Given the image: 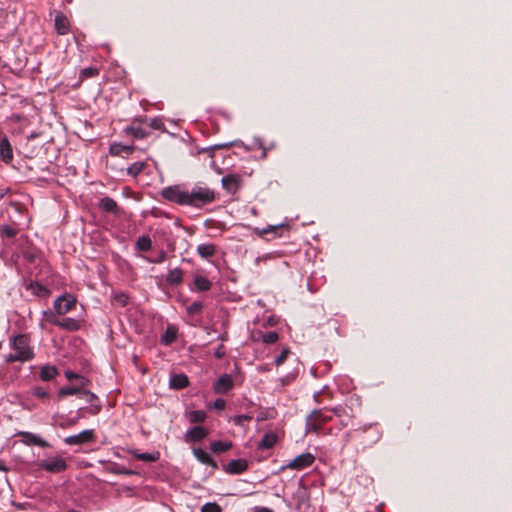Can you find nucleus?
Masks as SVG:
<instances>
[{
    "instance_id": "obj_46",
    "label": "nucleus",
    "mask_w": 512,
    "mask_h": 512,
    "mask_svg": "<svg viewBox=\"0 0 512 512\" xmlns=\"http://www.w3.org/2000/svg\"><path fill=\"white\" fill-rule=\"evenodd\" d=\"M33 395L39 398H44L48 395V393L41 387H35L33 389Z\"/></svg>"
},
{
    "instance_id": "obj_21",
    "label": "nucleus",
    "mask_w": 512,
    "mask_h": 512,
    "mask_svg": "<svg viewBox=\"0 0 512 512\" xmlns=\"http://www.w3.org/2000/svg\"><path fill=\"white\" fill-rule=\"evenodd\" d=\"M134 147L131 145H123L120 143H114L110 146V153L112 155L121 156L128 155L133 152Z\"/></svg>"
},
{
    "instance_id": "obj_59",
    "label": "nucleus",
    "mask_w": 512,
    "mask_h": 512,
    "mask_svg": "<svg viewBox=\"0 0 512 512\" xmlns=\"http://www.w3.org/2000/svg\"><path fill=\"white\" fill-rule=\"evenodd\" d=\"M348 424H349V423H348V421L341 420V425H342L343 427L348 426Z\"/></svg>"
},
{
    "instance_id": "obj_33",
    "label": "nucleus",
    "mask_w": 512,
    "mask_h": 512,
    "mask_svg": "<svg viewBox=\"0 0 512 512\" xmlns=\"http://www.w3.org/2000/svg\"><path fill=\"white\" fill-rule=\"evenodd\" d=\"M231 447V442L215 441L211 443V450L215 453L225 452L229 450Z\"/></svg>"
},
{
    "instance_id": "obj_42",
    "label": "nucleus",
    "mask_w": 512,
    "mask_h": 512,
    "mask_svg": "<svg viewBox=\"0 0 512 512\" xmlns=\"http://www.w3.org/2000/svg\"><path fill=\"white\" fill-rule=\"evenodd\" d=\"M65 375H66L67 379L70 380V381H72V380H79L80 385L82 387H84L86 385V383H87V380L84 377H82V376H80V375H78V374H76L74 372L67 371L65 373Z\"/></svg>"
},
{
    "instance_id": "obj_44",
    "label": "nucleus",
    "mask_w": 512,
    "mask_h": 512,
    "mask_svg": "<svg viewBox=\"0 0 512 512\" xmlns=\"http://www.w3.org/2000/svg\"><path fill=\"white\" fill-rule=\"evenodd\" d=\"M1 234H2L3 236L8 237V238H12V237H14V236H15L16 231H15V229H14V228H12V227H10V226H8V225H5V226H3V227L1 228Z\"/></svg>"
},
{
    "instance_id": "obj_29",
    "label": "nucleus",
    "mask_w": 512,
    "mask_h": 512,
    "mask_svg": "<svg viewBox=\"0 0 512 512\" xmlns=\"http://www.w3.org/2000/svg\"><path fill=\"white\" fill-rule=\"evenodd\" d=\"M125 132L137 139H143L147 136V132L140 126H128L125 128Z\"/></svg>"
},
{
    "instance_id": "obj_19",
    "label": "nucleus",
    "mask_w": 512,
    "mask_h": 512,
    "mask_svg": "<svg viewBox=\"0 0 512 512\" xmlns=\"http://www.w3.org/2000/svg\"><path fill=\"white\" fill-rule=\"evenodd\" d=\"M100 208L113 214L119 213V208L116 201L110 197H104L100 200Z\"/></svg>"
},
{
    "instance_id": "obj_18",
    "label": "nucleus",
    "mask_w": 512,
    "mask_h": 512,
    "mask_svg": "<svg viewBox=\"0 0 512 512\" xmlns=\"http://www.w3.org/2000/svg\"><path fill=\"white\" fill-rule=\"evenodd\" d=\"M80 419V416H75L73 418H67L64 416H54V424L59 426L60 428H69L71 426H74Z\"/></svg>"
},
{
    "instance_id": "obj_43",
    "label": "nucleus",
    "mask_w": 512,
    "mask_h": 512,
    "mask_svg": "<svg viewBox=\"0 0 512 512\" xmlns=\"http://www.w3.org/2000/svg\"><path fill=\"white\" fill-rule=\"evenodd\" d=\"M167 254L164 250H160L155 258L147 259L150 263H162L166 260Z\"/></svg>"
},
{
    "instance_id": "obj_22",
    "label": "nucleus",
    "mask_w": 512,
    "mask_h": 512,
    "mask_svg": "<svg viewBox=\"0 0 512 512\" xmlns=\"http://www.w3.org/2000/svg\"><path fill=\"white\" fill-rule=\"evenodd\" d=\"M216 252V246L211 243L200 244L197 247V253L200 257L207 259L214 255Z\"/></svg>"
},
{
    "instance_id": "obj_47",
    "label": "nucleus",
    "mask_w": 512,
    "mask_h": 512,
    "mask_svg": "<svg viewBox=\"0 0 512 512\" xmlns=\"http://www.w3.org/2000/svg\"><path fill=\"white\" fill-rule=\"evenodd\" d=\"M226 406V401L222 398H218L214 401L213 407L218 410H223Z\"/></svg>"
},
{
    "instance_id": "obj_35",
    "label": "nucleus",
    "mask_w": 512,
    "mask_h": 512,
    "mask_svg": "<svg viewBox=\"0 0 512 512\" xmlns=\"http://www.w3.org/2000/svg\"><path fill=\"white\" fill-rule=\"evenodd\" d=\"M189 420L192 423H201L206 418V413L202 410H193L188 414Z\"/></svg>"
},
{
    "instance_id": "obj_45",
    "label": "nucleus",
    "mask_w": 512,
    "mask_h": 512,
    "mask_svg": "<svg viewBox=\"0 0 512 512\" xmlns=\"http://www.w3.org/2000/svg\"><path fill=\"white\" fill-rule=\"evenodd\" d=\"M114 299L121 306H125L128 303L129 297L125 293H119L115 295Z\"/></svg>"
},
{
    "instance_id": "obj_13",
    "label": "nucleus",
    "mask_w": 512,
    "mask_h": 512,
    "mask_svg": "<svg viewBox=\"0 0 512 512\" xmlns=\"http://www.w3.org/2000/svg\"><path fill=\"white\" fill-rule=\"evenodd\" d=\"M189 384L188 377L185 374H174L169 379V386L173 389H183Z\"/></svg>"
},
{
    "instance_id": "obj_55",
    "label": "nucleus",
    "mask_w": 512,
    "mask_h": 512,
    "mask_svg": "<svg viewBox=\"0 0 512 512\" xmlns=\"http://www.w3.org/2000/svg\"><path fill=\"white\" fill-rule=\"evenodd\" d=\"M255 144L259 147V148H262L263 147V144L261 142V140L259 138H255Z\"/></svg>"
},
{
    "instance_id": "obj_28",
    "label": "nucleus",
    "mask_w": 512,
    "mask_h": 512,
    "mask_svg": "<svg viewBox=\"0 0 512 512\" xmlns=\"http://www.w3.org/2000/svg\"><path fill=\"white\" fill-rule=\"evenodd\" d=\"M194 285L198 291H208L212 283L206 277L198 275L194 278Z\"/></svg>"
},
{
    "instance_id": "obj_62",
    "label": "nucleus",
    "mask_w": 512,
    "mask_h": 512,
    "mask_svg": "<svg viewBox=\"0 0 512 512\" xmlns=\"http://www.w3.org/2000/svg\"><path fill=\"white\" fill-rule=\"evenodd\" d=\"M3 196H4V193H3V192H1V193H0V199H1Z\"/></svg>"
},
{
    "instance_id": "obj_30",
    "label": "nucleus",
    "mask_w": 512,
    "mask_h": 512,
    "mask_svg": "<svg viewBox=\"0 0 512 512\" xmlns=\"http://www.w3.org/2000/svg\"><path fill=\"white\" fill-rule=\"evenodd\" d=\"M152 247V241L149 236L143 235L136 241V248L139 251H148Z\"/></svg>"
},
{
    "instance_id": "obj_36",
    "label": "nucleus",
    "mask_w": 512,
    "mask_h": 512,
    "mask_svg": "<svg viewBox=\"0 0 512 512\" xmlns=\"http://www.w3.org/2000/svg\"><path fill=\"white\" fill-rule=\"evenodd\" d=\"M177 337V331L174 327H168L165 331V333L163 334L162 336V341L165 343V344H170L172 343L173 341H175Z\"/></svg>"
},
{
    "instance_id": "obj_14",
    "label": "nucleus",
    "mask_w": 512,
    "mask_h": 512,
    "mask_svg": "<svg viewBox=\"0 0 512 512\" xmlns=\"http://www.w3.org/2000/svg\"><path fill=\"white\" fill-rule=\"evenodd\" d=\"M208 434V431L202 426H195L186 432V437L192 441H201Z\"/></svg>"
},
{
    "instance_id": "obj_16",
    "label": "nucleus",
    "mask_w": 512,
    "mask_h": 512,
    "mask_svg": "<svg viewBox=\"0 0 512 512\" xmlns=\"http://www.w3.org/2000/svg\"><path fill=\"white\" fill-rule=\"evenodd\" d=\"M85 401L91 403V407L89 408V412L93 415L98 414L101 410V405L93 404V401L96 399V395L90 391L82 390L80 395Z\"/></svg>"
},
{
    "instance_id": "obj_15",
    "label": "nucleus",
    "mask_w": 512,
    "mask_h": 512,
    "mask_svg": "<svg viewBox=\"0 0 512 512\" xmlns=\"http://www.w3.org/2000/svg\"><path fill=\"white\" fill-rule=\"evenodd\" d=\"M193 454L196 457V459L206 465L212 466L214 468L217 467V464L215 461L211 458V456L202 448H194Z\"/></svg>"
},
{
    "instance_id": "obj_61",
    "label": "nucleus",
    "mask_w": 512,
    "mask_h": 512,
    "mask_svg": "<svg viewBox=\"0 0 512 512\" xmlns=\"http://www.w3.org/2000/svg\"><path fill=\"white\" fill-rule=\"evenodd\" d=\"M227 146L226 144L218 145L219 148Z\"/></svg>"
},
{
    "instance_id": "obj_34",
    "label": "nucleus",
    "mask_w": 512,
    "mask_h": 512,
    "mask_svg": "<svg viewBox=\"0 0 512 512\" xmlns=\"http://www.w3.org/2000/svg\"><path fill=\"white\" fill-rule=\"evenodd\" d=\"M145 167L144 162H134L127 168L128 175L132 177L138 176Z\"/></svg>"
},
{
    "instance_id": "obj_12",
    "label": "nucleus",
    "mask_w": 512,
    "mask_h": 512,
    "mask_svg": "<svg viewBox=\"0 0 512 512\" xmlns=\"http://www.w3.org/2000/svg\"><path fill=\"white\" fill-rule=\"evenodd\" d=\"M0 157L5 163H9L13 159V150L6 137L0 139Z\"/></svg>"
},
{
    "instance_id": "obj_57",
    "label": "nucleus",
    "mask_w": 512,
    "mask_h": 512,
    "mask_svg": "<svg viewBox=\"0 0 512 512\" xmlns=\"http://www.w3.org/2000/svg\"><path fill=\"white\" fill-rule=\"evenodd\" d=\"M0 471H7V467L0 461Z\"/></svg>"
},
{
    "instance_id": "obj_5",
    "label": "nucleus",
    "mask_w": 512,
    "mask_h": 512,
    "mask_svg": "<svg viewBox=\"0 0 512 512\" xmlns=\"http://www.w3.org/2000/svg\"><path fill=\"white\" fill-rule=\"evenodd\" d=\"M331 419L332 416L324 413L322 410H314L306 419V428L308 431L318 433L320 425Z\"/></svg>"
},
{
    "instance_id": "obj_48",
    "label": "nucleus",
    "mask_w": 512,
    "mask_h": 512,
    "mask_svg": "<svg viewBox=\"0 0 512 512\" xmlns=\"http://www.w3.org/2000/svg\"><path fill=\"white\" fill-rule=\"evenodd\" d=\"M225 353V347L223 345H219L214 352V356L218 359H221L225 356Z\"/></svg>"
},
{
    "instance_id": "obj_2",
    "label": "nucleus",
    "mask_w": 512,
    "mask_h": 512,
    "mask_svg": "<svg viewBox=\"0 0 512 512\" xmlns=\"http://www.w3.org/2000/svg\"><path fill=\"white\" fill-rule=\"evenodd\" d=\"M215 200V192L203 186H195L191 191H188L187 205L195 208H201L204 205L210 204Z\"/></svg>"
},
{
    "instance_id": "obj_56",
    "label": "nucleus",
    "mask_w": 512,
    "mask_h": 512,
    "mask_svg": "<svg viewBox=\"0 0 512 512\" xmlns=\"http://www.w3.org/2000/svg\"><path fill=\"white\" fill-rule=\"evenodd\" d=\"M35 286L37 287L38 292H40V291L46 292L47 291L45 287H43V286H41L39 284H36Z\"/></svg>"
},
{
    "instance_id": "obj_58",
    "label": "nucleus",
    "mask_w": 512,
    "mask_h": 512,
    "mask_svg": "<svg viewBox=\"0 0 512 512\" xmlns=\"http://www.w3.org/2000/svg\"><path fill=\"white\" fill-rule=\"evenodd\" d=\"M259 371H268V367L266 365L260 366L258 368Z\"/></svg>"
},
{
    "instance_id": "obj_9",
    "label": "nucleus",
    "mask_w": 512,
    "mask_h": 512,
    "mask_svg": "<svg viewBox=\"0 0 512 512\" xmlns=\"http://www.w3.org/2000/svg\"><path fill=\"white\" fill-rule=\"evenodd\" d=\"M234 386V381L231 375H221L213 384V391L216 394H226Z\"/></svg>"
},
{
    "instance_id": "obj_26",
    "label": "nucleus",
    "mask_w": 512,
    "mask_h": 512,
    "mask_svg": "<svg viewBox=\"0 0 512 512\" xmlns=\"http://www.w3.org/2000/svg\"><path fill=\"white\" fill-rule=\"evenodd\" d=\"M133 456H134L135 459L141 460V461H144V462H155V461H157L159 459L160 453L159 452H152V453H148V452H144V453L134 452Z\"/></svg>"
},
{
    "instance_id": "obj_52",
    "label": "nucleus",
    "mask_w": 512,
    "mask_h": 512,
    "mask_svg": "<svg viewBox=\"0 0 512 512\" xmlns=\"http://www.w3.org/2000/svg\"><path fill=\"white\" fill-rule=\"evenodd\" d=\"M296 376V373H293V374H289L287 375L285 378H283L281 381L283 384H286L288 383L291 379L295 378Z\"/></svg>"
},
{
    "instance_id": "obj_31",
    "label": "nucleus",
    "mask_w": 512,
    "mask_h": 512,
    "mask_svg": "<svg viewBox=\"0 0 512 512\" xmlns=\"http://www.w3.org/2000/svg\"><path fill=\"white\" fill-rule=\"evenodd\" d=\"M82 389L79 387H62L58 392V398L62 399L68 395H81Z\"/></svg>"
},
{
    "instance_id": "obj_60",
    "label": "nucleus",
    "mask_w": 512,
    "mask_h": 512,
    "mask_svg": "<svg viewBox=\"0 0 512 512\" xmlns=\"http://www.w3.org/2000/svg\"><path fill=\"white\" fill-rule=\"evenodd\" d=\"M266 157V149L263 148V152H262V158H265Z\"/></svg>"
},
{
    "instance_id": "obj_20",
    "label": "nucleus",
    "mask_w": 512,
    "mask_h": 512,
    "mask_svg": "<svg viewBox=\"0 0 512 512\" xmlns=\"http://www.w3.org/2000/svg\"><path fill=\"white\" fill-rule=\"evenodd\" d=\"M183 280V271L180 268H174L166 276V282L169 285H179Z\"/></svg>"
},
{
    "instance_id": "obj_25",
    "label": "nucleus",
    "mask_w": 512,
    "mask_h": 512,
    "mask_svg": "<svg viewBox=\"0 0 512 512\" xmlns=\"http://www.w3.org/2000/svg\"><path fill=\"white\" fill-rule=\"evenodd\" d=\"M23 436L26 438L28 443H31V444H34V445H37L40 447H49V443L36 434H33L31 432H25V433H23Z\"/></svg>"
},
{
    "instance_id": "obj_54",
    "label": "nucleus",
    "mask_w": 512,
    "mask_h": 512,
    "mask_svg": "<svg viewBox=\"0 0 512 512\" xmlns=\"http://www.w3.org/2000/svg\"><path fill=\"white\" fill-rule=\"evenodd\" d=\"M255 512H273L271 509L269 508H257Z\"/></svg>"
},
{
    "instance_id": "obj_40",
    "label": "nucleus",
    "mask_w": 512,
    "mask_h": 512,
    "mask_svg": "<svg viewBox=\"0 0 512 512\" xmlns=\"http://www.w3.org/2000/svg\"><path fill=\"white\" fill-rule=\"evenodd\" d=\"M290 353H291V352H290V349H289V348H283V350L281 351V353H280V354L276 357V359H275V365H276L277 367H279L280 365H282V364L286 361V359H287V357L289 356V354H290Z\"/></svg>"
},
{
    "instance_id": "obj_24",
    "label": "nucleus",
    "mask_w": 512,
    "mask_h": 512,
    "mask_svg": "<svg viewBox=\"0 0 512 512\" xmlns=\"http://www.w3.org/2000/svg\"><path fill=\"white\" fill-rule=\"evenodd\" d=\"M67 331H77L80 328V323L74 318L60 319L59 326Z\"/></svg>"
},
{
    "instance_id": "obj_3",
    "label": "nucleus",
    "mask_w": 512,
    "mask_h": 512,
    "mask_svg": "<svg viewBox=\"0 0 512 512\" xmlns=\"http://www.w3.org/2000/svg\"><path fill=\"white\" fill-rule=\"evenodd\" d=\"M77 299L74 295L65 293L54 300L53 308L58 315H65L75 308Z\"/></svg>"
},
{
    "instance_id": "obj_32",
    "label": "nucleus",
    "mask_w": 512,
    "mask_h": 512,
    "mask_svg": "<svg viewBox=\"0 0 512 512\" xmlns=\"http://www.w3.org/2000/svg\"><path fill=\"white\" fill-rule=\"evenodd\" d=\"M43 321L48 322L50 324L59 326L60 319L58 318V314L51 310L43 311L42 313Z\"/></svg>"
},
{
    "instance_id": "obj_1",
    "label": "nucleus",
    "mask_w": 512,
    "mask_h": 512,
    "mask_svg": "<svg viewBox=\"0 0 512 512\" xmlns=\"http://www.w3.org/2000/svg\"><path fill=\"white\" fill-rule=\"evenodd\" d=\"M11 347L15 350V353H10L5 357L7 363L25 362L33 358V352L29 347L27 336H14L11 341Z\"/></svg>"
},
{
    "instance_id": "obj_49",
    "label": "nucleus",
    "mask_w": 512,
    "mask_h": 512,
    "mask_svg": "<svg viewBox=\"0 0 512 512\" xmlns=\"http://www.w3.org/2000/svg\"><path fill=\"white\" fill-rule=\"evenodd\" d=\"M250 419L247 415H237L234 417L233 421L236 425H242L244 421H248Z\"/></svg>"
},
{
    "instance_id": "obj_38",
    "label": "nucleus",
    "mask_w": 512,
    "mask_h": 512,
    "mask_svg": "<svg viewBox=\"0 0 512 512\" xmlns=\"http://www.w3.org/2000/svg\"><path fill=\"white\" fill-rule=\"evenodd\" d=\"M203 308V303L200 301H195L192 304H190L186 310L189 315H195L201 312Z\"/></svg>"
},
{
    "instance_id": "obj_10",
    "label": "nucleus",
    "mask_w": 512,
    "mask_h": 512,
    "mask_svg": "<svg viewBox=\"0 0 512 512\" xmlns=\"http://www.w3.org/2000/svg\"><path fill=\"white\" fill-rule=\"evenodd\" d=\"M240 182V177L234 174L224 176L221 180L223 188L231 194L235 193L239 189Z\"/></svg>"
},
{
    "instance_id": "obj_7",
    "label": "nucleus",
    "mask_w": 512,
    "mask_h": 512,
    "mask_svg": "<svg viewBox=\"0 0 512 512\" xmlns=\"http://www.w3.org/2000/svg\"><path fill=\"white\" fill-rule=\"evenodd\" d=\"M38 466L47 472L59 473L67 468V463L62 457L56 456L40 462Z\"/></svg>"
},
{
    "instance_id": "obj_17",
    "label": "nucleus",
    "mask_w": 512,
    "mask_h": 512,
    "mask_svg": "<svg viewBox=\"0 0 512 512\" xmlns=\"http://www.w3.org/2000/svg\"><path fill=\"white\" fill-rule=\"evenodd\" d=\"M277 442V435L274 432H267L258 443L259 449L272 448Z\"/></svg>"
},
{
    "instance_id": "obj_8",
    "label": "nucleus",
    "mask_w": 512,
    "mask_h": 512,
    "mask_svg": "<svg viewBox=\"0 0 512 512\" xmlns=\"http://www.w3.org/2000/svg\"><path fill=\"white\" fill-rule=\"evenodd\" d=\"M94 439V431L92 429H87L76 435L66 437L64 439V443L67 445H82L84 443L92 442Z\"/></svg>"
},
{
    "instance_id": "obj_6",
    "label": "nucleus",
    "mask_w": 512,
    "mask_h": 512,
    "mask_svg": "<svg viewBox=\"0 0 512 512\" xmlns=\"http://www.w3.org/2000/svg\"><path fill=\"white\" fill-rule=\"evenodd\" d=\"M315 461V456L312 453H303L296 456L293 460L281 467V470H302L311 466Z\"/></svg>"
},
{
    "instance_id": "obj_4",
    "label": "nucleus",
    "mask_w": 512,
    "mask_h": 512,
    "mask_svg": "<svg viewBox=\"0 0 512 512\" xmlns=\"http://www.w3.org/2000/svg\"><path fill=\"white\" fill-rule=\"evenodd\" d=\"M161 195L168 201L179 205H187L188 191L182 190L180 186L165 187Z\"/></svg>"
},
{
    "instance_id": "obj_23",
    "label": "nucleus",
    "mask_w": 512,
    "mask_h": 512,
    "mask_svg": "<svg viewBox=\"0 0 512 512\" xmlns=\"http://www.w3.org/2000/svg\"><path fill=\"white\" fill-rule=\"evenodd\" d=\"M55 28L61 35H65L69 31V23L65 16L57 15L55 17Z\"/></svg>"
},
{
    "instance_id": "obj_53",
    "label": "nucleus",
    "mask_w": 512,
    "mask_h": 512,
    "mask_svg": "<svg viewBox=\"0 0 512 512\" xmlns=\"http://www.w3.org/2000/svg\"><path fill=\"white\" fill-rule=\"evenodd\" d=\"M333 412L338 416L342 417V414L345 412V410L341 407H337L333 409Z\"/></svg>"
},
{
    "instance_id": "obj_39",
    "label": "nucleus",
    "mask_w": 512,
    "mask_h": 512,
    "mask_svg": "<svg viewBox=\"0 0 512 512\" xmlns=\"http://www.w3.org/2000/svg\"><path fill=\"white\" fill-rule=\"evenodd\" d=\"M278 333L271 331L262 335V341L266 344L275 343L278 340Z\"/></svg>"
},
{
    "instance_id": "obj_11",
    "label": "nucleus",
    "mask_w": 512,
    "mask_h": 512,
    "mask_svg": "<svg viewBox=\"0 0 512 512\" xmlns=\"http://www.w3.org/2000/svg\"><path fill=\"white\" fill-rule=\"evenodd\" d=\"M248 468V463L245 459H235L230 461L224 468L229 474H240Z\"/></svg>"
},
{
    "instance_id": "obj_41",
    "label": "nucleus",
    "mask_w": 512,
    "mask_h": 512,
    "mask_svg": "<svg viewBox=\"0 0 512 512\" xmlns=\"http://www.w3.org/2000/svg\"><path fill=\"white\" fill-rule=\"evenodd\" d=\"M221 507L214 502H208L201 508V512H221Z\"/></svg>"
},
{
    "instance_id": "obj_51",
    "label": "nucleus",
    "mask_w": 512,
    "mask_h": 512,
    "mask_svg": "<svg viewBox=\"0 0 512 512\" xmlns=\"http://www.w3.org/2000/svg\"><path fill=\"white\" fill-rule=\"evenodd\" d=\"M279 227H280V226H270V225H269V226H267V227L263 228V229L261 230V233H262V234H267V233H270V232H272V231H274V230L278 229Z\"/></svg>"
},
{
    "instance_id": "obj_37",
    "label": "nucleus",
    "mask_w": 512,
    "mask_h": 512,
    "mask_svg": "<svg viewBox=\"0 0 512 512\" xmlns=\"http://www.w3.org/2000/svg\"><path fill=\"white\" fill-rule=\"evenodd\" d=\"M99 73L98 69L97 68H94V67H87V68H84L80 71V80H84L86 78H91V77H94V76H97Z\"/></svg>"
},
{
    "instance_id": "obj_27",
    "label": "nucleus",
    "mask_w": 512,
    "mask_h": 512,
    "mask_svg": "<svg viewBox=\"0 0 512 512\" xmlns=\"http://www.w3.org/2000/svg\"><path fill=\"white\" fill-rule=\"evenodd\" d=\"M57 375V369L51 365H45L40 370V378L43 381H49Z\"/></svg>"
},
{
    "instance_id": "obj_50",
    "label": "nucleus",
    "mask_w": 512,
    "mask_h": 512,
    "mask_svg": "<svg viewBox=\"0 0 512 512\" xmlns=\"http://www.w3.org/2000/svg\"><path fill=\"white\" fill-rule=\"evenodd\" d=\"M149 125H150V127L154 128V129H161L163 126L161 120H159L157 118L151 119Z\"/></svg>"
}]
</instances>
